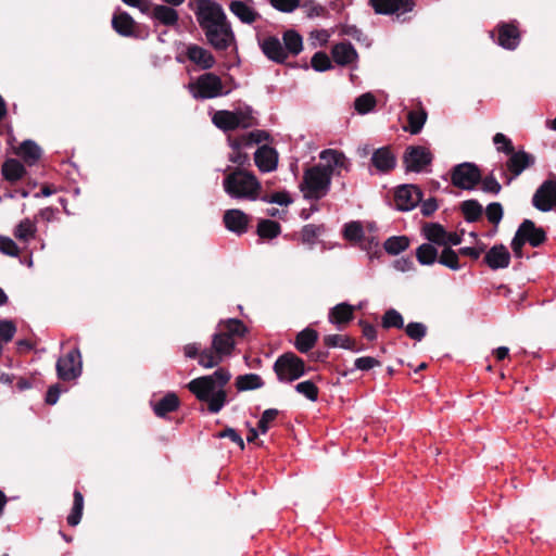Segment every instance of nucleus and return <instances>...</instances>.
I'll return each mask as SVG.
<instances>
[{
    "label": "nucleus",
    "instance_id": "nucleus-26",
    "mask_svg": "<svg viewBox=\"0 0 556 556\" xmlns=\"http://www.w3.org/2000/svg\"><path fill=\"white\" fill-rule=\"evenodd\" d=\"M112 28L122 37H134L136 22L131 15L117 8L111 21Z\"/></svg>",
    "mask_w": 556,
    "mask_h": 556
},
{
    "label": "nucleus",
    "instance_id": "nucleus-50",
    "mask_svg": "<svg viewBox=\"0 0 556 556\" xmlns=\"http://www.w3.org/2000/svg\"><path fill=\"white\" fill-rule=\"evenodd\" d=\"M258 200L265 203L278 204L281 206H288L293 203V199L290 192L287 190L277 191L271 194L260 195Z\"/></svg>",
    "mask_w": 556,
    "mask_h": 556
},
{
    "label": "nucleus",
    "instance_id": "nucleus-13",
    "mask_svg": "<svg viewBox=\"0 0 556 556\" xmlns=\"http://www.w3.org/2000/svg\"><path fill=\"white\" fill-rule=\"evenodd\" d=\"M422 195L424 193L418 186L401 185L394 191L395 208L400 212H409L420 204Z\"/></svg>",
    "mask_w": 556,
    "mask_h": 556
},
{
    "label": "nucleus",
    "instance_id": "nucleus-19",
    "mask_svg": "<svg viewBox=\"0 0 556 556\" xmlns=\"http://www.w3.org/2000/svg\"><path fill=\"white\" fill-rule=\"evenodd\" d=\"M169 4H153L146 14L155 23V25H164L167 27H177L179 21L178 11Z\"/></svg>",
    "mask_w": 556,
    "mask_h": 556
},
{
    "label": "nucleus",
    "instance_id": "nucleus-61",
    "mask_svg": "<svg viewBox=\"0 0 556 556\" xmlns=\"http://www.w3.org/2000/svg\"><path fill=\"white\" fill-rule=\"evenodd\" d=\"M245 136V146L252 147L253 144H258L264 141H268L270 139V134L266 130L256 129L251 132L244 134Z\"/></svg>",
    "mask_w": 556,
    "mask_h": 556
},
{
    "label": "nucleus",
    "instance_id": "nucleus-37",
    "mask_svg": "<svg viewBox=\"0 0 556 556\" xmlns=\"http://www.w3.org/2000/svg\"><path fill=\"white\" fill-rule=\"evenodd\" d=\"M425 238L429 241L428 243L437 244L440 247H446L445 228L439 223L426 224L422 228Z\"/></svg>",
    "mask_w": 556,
    "mask_h": 556
},
{
    "label": "nucleus",
    "instance_id": "nucleus-55",
    "mask_svg": "<svg viewBox=\"0 0 556 556\" xmlns=\"http://www.w3.org/2000/svg\"><path fill=\"white\" fill-rule=\"evenodd\" d=\"M376 98L367 92L355 99L354 108L359 114H367L376 106Z\"/></svg>",
    "mask_w": 556,
    "mask_h": 556
},
{
    "label": "nucleus",
    "instance_id": "nucleus-42",
    "mask_svg": "<svg viewBox=\"0 0 556 556\" xmlns=\"http://www.w3.org/2000/svg\"><path fill=\"white\" fill-rule=\"evenodd\" d=\"M84 510V496L81 492L77 489L73 492V507L70 515L66 518L67 525L71 527H76L83 517Z\"/></svg>",
    "mask_w": 556,
    "mask_h": 556
},
{
    "label": "nucleus",
    "instance_id": "nucleus-35",
    "mask_svg": "<svg viewBox=\"0 0 556 556\" xmlns=\"http://www.w3.org/2000/svg\"><path fill=\"white\" fill-rule=\"evenodd\" d=\"M323 341L328 349L341 348L355 353L362 352L364 350L363 346H357L355 340L349 336L327 334L324 337Z\"/></svg>",
    "mask_w": 556,
    "mask_h": 556
},
{
    "label": "nucleus",
    "instance_id": "nucleus-10",
    "mask_svg": "<svg viewBox=\"0 0 556 556\" xmlns=\"http://www.w3.org/2000/svg\"><path fill=\"white\" fill-rule=\"evenodd\" d=\"M433 161L431 151L422 146H408L403 154V165L406 172L421 173Z\"/></svg>",
    "mask_w": 556,
    "mask_h": 556
},
{
    "label": "nucleus",
    "instance_id": "nucleus-52",
    "mask_svg": "<svg viewBox=\"0 0 556 556\" xmlns=\"http://www.w3.org/2000/svg\"><path fill=\"white\" fill-rule=\"evenodd\" d=\"M364 228L361 222H350L344 225L343 237L353 242H358L364 238Z\"/></svg>",
    "mask_w": 556,
    "mask_h": 556
},
{
    "label": "nucleus",
    "instance_id": "nucleus-28",
    "mask_svg": "<svg viewBox=\"0 0 556 556\" xmlns=\"http://www.w3.org/2000/svg\"><path fill=\"white\" fill-rule=\"evenodd\" d=\"M26 174L25 164L17 159L9 157L1 164V175L11 185L24 178Z\"/></svg>",
    "mask_w": 556,
    "mask_h": 556
},
{
    "label": "nucleus",
    "instance_id": "nucleus-22",
    "mask_svg": "<svg viewBox=\"0 0 556 556\" xmlns=\"http://www.w3.org/2000/svg\"><path fill=\"white\" fill-rule=\"evenodd\" d=\"M223 222L229 231L241 236L248 231L250 217L239 208H230L224 213Z\"/></svg>",
    "mask_w": 556,
    "mask_h": 556
},
{
    "label": "nucleus",
    "instance_id": "nucleus-20",
    "mask_svg": "<svg viewBox=\"0 0 556 556\" xmlns=\"http://www.w3.org/2000/svg\"><path fill=\"white\" fill-rule=\"evenodd\" d=\"M356 307L348 302H341L328 312V321L338 330H343L354 319Z\"/></svg>",
    "mask_w": 556,
    "mask_h": 556
},
{
    "label": "nucleus",
    "instance_id": "nucleus-32",
    "mask_svg": "<svg viewBox=\"0 0 556 556\" xmlns=\"http://www.w3.org/2000/svg\"><path fill=\"white\" fill-rule=\"evenodd\" d=\"M216 328L233 340H236V338H243L249 331L245 324L238 318L222 319Z\"/></svg>",
    "mask_w": 556,
    "mask_h": 556
},
{
    "label": "nucleus",
    "instance_id": "nucleus-2",
    "mask_svg": "<svg viewBox=\"0 0 556 556\" xmlns=\"http://www.w3.org/2000/svg\"><path fill=\"white\" fill-rule=\"evenodd\" d=\"M230 379V371L220 367L211 375L192 379L187 387L198 401L207 403L211 414H217L228 403L225 387Z\"/></svg>",
    "mask_w": 556,
    "mask_h": 556
},
{
    "label": "nucleus",
    "instance_id": "nucleus-9",
    "mask_svg": "<svg viewBox=\"0 0 556 556\" xmlns=\"http://www.w3.org/2000/svg\"><path fill=\"white\" fill-rule=\"evenodd\" d=\"M59 379L63 381L75 380L83 372L81 353L78 346L70 350L65 355L61 356L55 365Z\"/></svg>",
    "mask_w": 556,
    "mask_h": 556
},
{
    "label": "nucleus",
    "instance_id": "nucleus-21",
    "mask_svg": "<svg viewBox=\"0 0 556 556\" xmlns=\"http://www.w3.org/2000/svg\"><path fill=\"white\" fill-rule=\"evenodd\" d=\"M370 163L378 173L388 174L395 168L396 156L391 147L384 146L372 152Z\"/></svg>",
    "mask_w": 556,
    "mask_h": 556
},
{
    "label": "nucleus",
    "instance_id": "nucleus-38",
    "mask_svg": "<svg viewBox=\"0 0 556 556\" xmlns=\"http://www.w3.org/2000/svg\"><path fill=\"white\" fill-rule=\"evenodd\" d=\"M459 210L464 216L465 222L471 224L478 222L482 214L483 207L476 199L465 200L459 204Z\"/></svg>",
    "mask_w": 556,
    "mask_h": 556
},
{
    "label": "nucleus",
    "instance_id": "nucleus-6",
    "mask_svg": "<svg viewBox=\"0 0 556 556\" xmlns=\"http://www.w3.org/2000/svg\"><path fill=\"white\" fill-rule=\"evenodd\" d=\"M187 89L195 100L214 99L229 93V91H224L222 78L211 72L204 73L194 81L189 83Z\"/></svg>",
    "mask_w": 556,
    "mask_h": 556
},
{
    "label": "nucleus",
    "instance_id": "nucleus-33",
    "mask_svg": "<svg viewBox=\"0 0 556 556\" xmlns=\"http://www.w3.org/2000/svg\"><path fill=\"white\" fill-rule=\"evenodd\" d=\"M229 10L244 24H252L261 17L257 11L241 0H232Z\"/></svg>",
    "mask_w": 556,
    "mask_h": 556
},
{
    "label": "nucleus",
    "instance_id": "nucleus-36",
    "mask_svg": "<svg viewBox=\"0 0 556 556\" xmlns=\"http://www.w3.org/2000/svg\"><path fill=\"white\" fill-rule=\"evenodd\" d=\"M283 48L287 51V59L289 55H299L303 50V38L294 29H288L282 34Z\"/></svg>",
    "mask_w": 556,
    "mask_h": 556
},
{
    "label": "nucleus",
    "instance_id": "nucleus-45",
    "mask_svg": "<svg viewBox=\"0 0 556 556\" xmlns=\"http://www.w3.org/2000/svg\"><path fill=\"white\" fill-rule=\"evenodd\" d=\"M408 247L409 239L407 236H392L383 243L386 252L390 255H397L408 249Z\"/></svg>",
    "mask_w": 556,
    "mask_h": 556
},
{
    "label": "nucleus",
    "instance_id": "nucleus-62",
    "mask_svg": "<svg viewBox=\"0 0 556 556\" xmlns=\"http://www.w3.org/2000/svg\"><path fill=\"white\" fill-rule=\"evenodd\" d=\"M216 438H218V439L228 438L233 443H236L240 450H244V447H245L244 441H243L242 437L240 435V433L231 427H226L223 431H220L216 434Z\"/></svg>",
    "mask_w": 556,
    "mask_h": 556
},
{
    "label": "nucleus",
    "instance_id": "nucleus-29",
    "mask_svg": "<svg viewBox=\"0 0 556 556\" xmlns=\"http://www.w3.org/2000/svg\"><path fill=\"white\" fill-rule=\"evenodd\" d=\"M180 406V400L175 392H167L162 399L152 403L155 416L165 418L167 414L176 412Z\"/></svg>",
    "mask_w": 556,
    "mask_h": 556
},
{
    "label": "nucleus",
    "instance_id": "nucleus-24",
    "mask_svg": "<svg viewBox=\"0 0 556 556\" xmlns=\"http://www.w3.org/2000/svg\"><path fill=\"white\" fill-rule=\"evenodd\" d=\"M254 162L261 172H273L278 165V152L275 148L263 144L256 149L254 153Z\"/></svg>",
    "mask_w": 556,
    "mask_h": 556
},
{
    "label": "nucleus",
    "instance_id": "nucleus-16",
    "mask_svg": "<svg viewBox=\"0 0 556 556\" xmlns=\"http://www.w3.org/2000/svg\"><path fill=\"white\" fill-rule=\"evenodd\" d=\"M369 4L377 14H395L397 17L412 12L416 5L414 0H369Z\"/></svg>",
    "mask_w": 556,
    "mask_h": 556
},
{
    "label": "nucleus",
    "instance_id": "nucleus-54",
    "mask_svg": "<svg viewBox=\"0 0 556 556\" xmlns=\"http://www.w3.org/2000/svg\"><path fill=\"white\" fill-rule=\"evenodd\" d=\"M405 333L412 340L420 342L427 334V326L424 323L419 321H410L406 326H404Z\"/></svg>",
    "mask_w": 556,
    "mask_h": 556
},
{
    "label": "nucleus",
    "instance_id": "nucleus-14",
    "mask_svg": "<svg viewBox=\"0 0 556 556\" xmlns=\"http://www.w3.org/2000/svg\"><path fill=\"white\" fill-rule=\"evenodd\" d=\"M495 31L497 38L494 41L503 49L514 51L518 48L521 41V33L519 30V23L517 20L509 22H500Z\"/></svg>",
    "mask_w": 556,
    "mask_h": 556
},
{
    "label": "nucleus",
    "instance_id": "nucleus-8",
    "mask_svg": "<svg viewBox=\"0 0 556 556\" xmlns=\"http://www.w3.org/2000/svg\"><path fill=\"white\" fill-rule=\"evenodd\" d=\"M194 15L202 30L227 20L223 7L215 0H195Z\"/></svg>",
    "mask_w": 556,
    "mask_h": 556
},
{
    "label": "nucleus",
    "instance_id": "nucleus-51",
    "mask_svg": "<svg viewBox=\"0 0 556 556\" xmlns=\"http://www.w3.org/2000/svg\"><path fill=\"white\" fill-rule=\"evenodd\" d=\"M485 215L492 225H494L495 229L493 233L496 232L498 224L502 222L504 216V208L500 202H491L486 205Z\"/></svg>",
    "mask_w": 556,
    "mask_h": 556
},
{
    "label": "nucleus",
    "instance_id": "nucleus-48",
    "mask_svg": "<svg viewBox=\"0 0 556 556\" xmlns=\"http://www.w3.org/2000/svg\"><path fill=\"white\" fill-rule=\"evenodd\" d=\"M427 119L425 111H410L407 114L408 131L412 135H417L421 131Z\"/></svg>",
    "mask_w": 556,
    "mask_h": 556
},
{
    "label": "nucleus",
    "instance_id": "nucleus-25",
    "mask_svg": "<svg viewBox=\"0 0 556 556\" xmlns=\"http://www.w3.org/2000/svg\"><path fill=\"white\" fill-rule=\"evenodd\" d=\"M483 261L493 270L507 268L510 264V253L504 244H495L485 253Z\"/></svg>",
    "mask_w": 556,
    "mask_h": 556
},
{
    "label": "nucleus",
    "instance_id": "nucleus-23",
    "mask_svg": "<svg viewBox=\"0 0 556 556\" xmlns=\"http://www.w3.org/2000/svg\"><path fill=\"white\" fill-rule=\"evenodd\" d=\"M187 59L203 71L214 67L216 60L211 51L197 45L190 43L186 49Z\"/></svg>",
    "mask_w": 556,
    "mask_h": 556
},
{
    "label": "nucleus",
    "instance_id": "nucleus-60",
    "mask_svg": "<svg viewBox=\"0 0 556 556\" xmlns=\"http://www.w3.org/2000/svg\"><path fill=\"white\" fill-rule=\"evenodd\" d=\"M16 325L13 320L10 319H1L0 320V340L3 343H9L12 341L16 333Z\"/></svg>",
    "mask_w": 556,
    "mask_h": 556
},
{
    "label": "nucleus",
    "instance_id": "nucleus-11",
    "mask_svg": "<svg viewBox=\"0 0 556 556\" xmlns=\"http://www.w3.org/2000/svg\"><path fill=\"white\" fill-rule=\"evenodd\" d=\"M203 33L207 43L216 51H226L235 41V34L228 20L203 29Z\"/></svg>",
    "mask_w": 556,
    "mask_h": 556
},
{
    "label": "nucleus",
    "instance_id": "nucleus-56",
    "mask_svg": "<svg viewBox=\"0 0 556 556\" xmlns=\"http://www.w3.org/2000/svg\"><path fill=\"white\" fill-rule=\"evenodd\" d=\"M240 122V128L248 129L258 125L257 118L253 116V109L247 105L244 109L235 111Z\"/></svg>",
    "mask_w": 556,
    "mask_h": 556
},
{
    "label": "nucleus",
    "instance_id": "nucleus-30",
    "mask_svg": "<svg viewBox=\"0 0 556 556\" xmlns=\"http://www.w3.org/2000/svg\"><path fill=\"white\" fill-rule=\"evenodd\" d=\"M318 338L317 330L306 327L296 333L293 345L298 352L306 354L316 345Z\"/></svg>",
    "mask_w": 556,
    "mask_h": 556
},
{
    "label": "nucleus",
    "instance_id": "nucleus-4",
    "mask_svg": "<svg viewBox=\"0 0 556 556\" xmlns=\"http://www.w3.org/2000/svg\"><path fill=\"white\" fill-rule=\"evenodd\" d=\"M236 345V340L216 329L212 336L211 348L201 352L199 365L204 368L218 366L225 357L232 355Z\"/></svg>",
    "mask_w": 556,
    "mask_h": 556
},
{
    "label": "nucleus",
    "instance_id": "nucleus-5",
    "mask_svg": "<svg viewBox=\"0 0 556 556\" xmlns=\"http://www.w3.org/2000/svg\"><path fill=\"white\" fill-rule=\"evenodd\" d=\"M309 367L303 358L294 352H285L279 355L273 365V370L280 383L290 384L307 374Z\"/></svg>",
    "mask_w": 556,
    "mask_h": 556
},
{
    "label": "nucleus",
    "instance_id": "nucleus-44",
    "mask_svg": "<svg viewBox=\"0 0 556 556\" xmlns=\"http://www.w3.org/2000/svg\"><path fill=\"white\" fill-rule=\"evenodd\" d=\"M325 231L326 227L324 224H306L302 227L301 230V241L304 244L314 247L317 242L318 237L321 236Z\"/></svg>",
    "mask_w": 556,
    "mask_h": 556
},
{
    "label": "nucleus",
    "instance_id": "nucleus-63",
    "mask_svg": "<svg viewBox=\"0 0 556 556\" xmlns=\"http://www.w3.org/2000/svg\"><path fill=\"white\" fill-rule=\"evenodd\" d=\"M0 252L16 257L20 253L17 244L9 237L0 236Z\"/></svg>",
    "mask_w": 556,
    "mask_h": 556
},
{
    "label": "nucleus",
    "instance_id": "nucleus-18",
    "mask_svg": "<svg viewBox=\"0 0 556 556\" xmlns=\"http://www.w3.org/2000/svg\"><path fill=\"white\" fill-rule=\"evenodd\" d=\"M257 43L262 53L271 62L277 64H285L287 59V51L282 42L277 36H266L264 38L257 37Z\"/></svg>",
    "mask_w": 556,
    "mask_h": 556
},
{
    "label": "nucleus",
    "instance_id": "nucleus-43",
    "mask_svg": "<svg viewBox=\"0 0 556 556\" xmlns=\"http://www.w3.org/2000/svg\"><path fill=\"white\" fill-rule=\"evenodd\" d=\"M416 258L420 265H433L439 258L438 250L431 243H422L416 249Z\"/></svg>",
    "mask_w": 556,
    "mask_h": 556
},
{
    "label": "nucleus",
    "instance_id": "nucleus-41",
    "mask_svg": "<svg viewBox=\"0 0 556 556\" xmlns=\"http://www.w3.org/2000/svg\"><path fill=\"white\" fill-rule=\"evenodd\" d=\"M256 233L261 239L271 240L281 233V226L273 219H260Z\"/></svg>",
    "mask_w": 556,
    "mask_h": 556
},
{
    "label": "nucleus",
    "instance_id": "nucleus-49",
    "mask_svg": "<svg viewBox=\"0 0 556 556\" xmlns=\"http://www.w3.org/2000/svg\"><path fill=\"white\" fill-rule=\"evenodd\" d=\"M294 390L311 402H316L318 400L319 389L312 380H305L296 383L294 386Z\"/></svg>",
    "mask_w": 556,
    "mask_h": 556
},
{
    "label": "nucleus",
    "instance_id": "nucleus-17",
    "mask_svg": "<svg viewBox=\"0 0 556 556\" xmlns=\"http://www.w3.org/2000/svg\"><path fill=\"white\" fill-rule=\"evenodd\" d=\"M509 157L506 161V168L511 174L509 178H507L506 184H510L513 179L517 178L529 167H532L535 164V156L525 150L514 151L508 154Z\"/></svg>",
    "mask_w": 556,
    "mask_h": 556
},
{
    "label": "nucleus",
    "instance_id": "nucleus-59",
    "mask_svg": "<svg viewBox=\"0 0 556 556\" xmlns=\"http://www.w3.org/2000/svg\"><path fill=\"white\" fill-rule=\"evenodd\" d=\"M493 143L498 152H502L504 154H509L515 151V148L513 146V142L510 138H508L506 135L502 132H496L493 136Z\"/></svg>",
    "mask_w": 556,
    "mask_h": 556
},
{
    "label": "nucleus",
    "instance_id": "nucleus-39",
    "mask_svg": "<svg viewBox=\"0 0 556 556\" xmlns=\"http://www.w3.org/2000/svg\"><path fill=\"white\" fill-rule=\"evenodd\" d=\"M235 386L239 392H244L261 389L265 382L257 374H244L236 378Z\"/></svg>",
    "mask_w": 556,
    "mask_h": 556
},
{
    "label": "nucleus",
    "instance_id": "nucleus-27",
    "mask_svg": "<svg viewBox=\"0 0 556 556\" xmlns=\"http://www.w3.org/2000/svg\"><path fill=\"white\" fill-rule=\"evenodd\" d=\"M331 56L340 66H349L358 59V53L350 41L336 43L331 48Z\"/></svg>",
    "mask_w": 556,
    "mask_h": 556
},
{
    "label": "nucleus",
    "instance_id": "nucleus-12",
    "mask_svg": "<svg viewBox=\"0 0 556 556\" xmlns=\"http://www.w3.org/2000/svg\"><path fill=\"white\" fill-rule=\"evenodd\" d=\"M531 204L538 211L546 213L556 208V178L545 179L532 195Z\"/></svg>",
    "mask_w": 556,
    "mask_h": 556
},
{
    "label": "nucleus",
    "instance_id": "nucleus-58",
    "mask_svg": "<svg viewBox=\"0 0 556 556\" xmlns=\"http://www.w3.org/2000/svg\"><path fill=\"white\" fill-rule=\"evenodd\" d=\"M479 185H481V190L484 193L496 195L502 190V185L497 181L493 172L486 175L485 177L481 176V181Z\"/></svg>",
    "mask_w": 556,
    "mask_h": 556
},
{
    "label": "nucleus",
    "instance_id": "nucleus-53",
    "mask_svg": "<svg viewBox=\"0 0 556 556\" xmlns=\"http://www.w3.org/2000/svg\"><path fill=\"white\" fill-rule=\"evenodd\" d=\"M280 412L277 408H267L265 409L258 421L257 429L262 434H266L270 428V425L277 419Z\"/></svg>",
    "mask_w": 556,
    "mask_h": 556
},
{
    "label": "nucleus",
    "instance_id": "nucleus-46",
    "mask_svg": "<svg viewBox=\"0 0 556 556\" xmlns=\"http://www.w3.org/2000/svg\"><path fill=\"white\" fill-rule=\"evenodd\" d=\"M381 327L383 329H402L404 328V318L395 308H389L381 317Z\"/></svg>",
    "mask_w": 556,
    "mask_h": 556
},
{
    "label": "nucleus",
    "instance_id": "nucleus-15",
    "mask_svg": "<svg viewBox=\"0 0 556 556\" xmlns=\"http://www.w3.org/2000/svg\"><path fill=\"white\" fill-rule=\"evenodd\" d=\"M515 235L532 248H540L547 241V233L543 227H539L531 219H523L518 226Z\"/></svg>",
    "mask_w": 556,
    "mask_h": 556
},
{
    "label": "nucleus",
    "instance_id": "nucleus-34",
    "mask_svg": "<svg viewBox=\"0 0 556 556\" xmlns=\"http://www.w3.org/2000/svg\"><path fill=\"white\" fill-rule=\"evenodd\" d=\"M213 124L223 131H232L240 128V122L233 111L222 110L217 111L213 118Z\"/></svg>",
    "mask_w": 556,
    "mask_h": 556
},
{
    "label": "nucleus",
    "instance_id": "nucleus-1",
    "mask_svg": "<svg viewBox=\"0 0 556 556\" xmlns=\"http://www.w3.org/2000/svg\"><path fill=\"white\" fill-rule=\"evenodd\" d=\"M319 157L327 164H316L303 174L300 189L306 200L318 201L325 198L330 191L333 168L344 167L346 162L342 152L332 149L323 150Z\"/></svg>",
    "mask_w": 556,
    "mask_h": 556
},
{
    "label": "nucleus",
    "instance_id": "nucleus-40",
    "mask_svg": "<svg viewBox=\"0 0 556 556\" xmlns=\"http://www.w3.org/2000/svg\"><path fill=\"white\" fill-rule=\"evenodd\" d=\"M37 233V227L34 222H31L29 218L22 219L14 228L13 235L14 237L23 241L25 243L29 242L30 240L35 239Z\"/></svg>",
    "mask_w": 556,
    "mask_h": 556
},
{
    "label": "nucleus",
    "instance_id": "nucleus-64",
    "mask_svg": "<svg viewBox=\"0 0 556 556\" xmlns=\"http://www.w3.org/2000/svg\"><path fill=\"white\" fill-rule=\"evenodd\" d=\"M380 365V361L372 356H362L356 358L354 362V368L362 371H368Z\"/></svg>",
    "mask_w": 556,
    "mask_h": 556
},
{
    "label": "nucleus",
    "instance_id": "nucleus-31",
    "mask_svg": "<svg viewBox=\"0 0 556 556\" xmlns=\"http://www.w3.org/2000/svg\"><path fill=\"white\" fill-rule=\"evenodd\" d=\"M16 154L25 165L33 166L41 159V148L30 139L24 140L16 150Z\"/></svg>",
    "mask_w": 556,
    "mask_h": 556
},
{
    "label": "nucleus",
    "instance_id": "nucleus-57",
    "mask_svg": "<svg viewBox=\"0 0 556 556\" xmlns=\"http://www.w3.org/2000/svg\"><path fill=\"white\" fill-rule=\"evenodd\" d=\"M311 65L316 72H326L332 68L331 61L328 54L324 51H317L314 53L311 60Z\"/></svg>",
    "mask_w": 556,
    "mask_h": 556
},
{
    "label": "nucleus",
    "instance_id": "nucleus-7",
    "mask_svg": "<svg viewBox=\"0 0 556 556\" xmlns=\"http://www.w3.org/2000/svg\"><path fill=\"white\" fill-rule=\"evenodd\" d=\"M450 177L454 187L472 191L481 181V169L476 163L463 162L450 169Z\"/></svg>",
    "mask_w": 556,
    "mask_h": 556
},
{
    "label": "nucleus",
    "instance_id": "nucleus-47",
    "mask_svg": "<svg viewBox=\"0 0 556 556\" xmlns=\"http://www.w3.org/2000/svg\"><path fill=\"white\" fill-rule=\"evenodd\" d=\"M438 262L452 270H458L462 268L458 254L451 247H444Z\"/></svg>",
    "mask_w": 556,
    "mask_h": 556
},
{
    "label": "nucleus",
    "instance_id": "nucleus-3",
    "mask_svg": "<svg viewBox=\"0 0 556 556\" xmlns=\"http://www.w3.org/2000/svg\"><path fill=\"white\" fill-rule=\"evenodd\" d=\"M223 188L231 199L256 201L260 199L262 185L252 172L237 167L226 175Z\"/></svg>",
    "mask_w": 556,
    "mask_h": 556
}]
</instances>
